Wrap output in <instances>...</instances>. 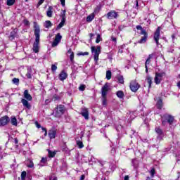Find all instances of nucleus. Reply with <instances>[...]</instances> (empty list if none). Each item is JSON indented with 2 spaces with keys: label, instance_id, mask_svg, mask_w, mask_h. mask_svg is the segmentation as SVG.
I'll return each instance as SVG.
<instances>
[{
  "label": "nucleus",
  "instance_id": "nucleus-5",
  "mask_svg": "<svg viewBox=\"0 0 180 180\" xmlns=\"http://www.w3.org/2000/svg\"><path fill=\"white\" fill-rule=\"evenodd\" d=\"M167 123L169 124H172L174 123V117L169 114H165L162 116V124L165 126Z\"/></svg>",
  "mask_w": 180,
  "mask_h": 180
},
{
  "label": "nucleus",
  "instance_id": "nucleus-61",
  "mask_svg": "<svg viewBox=\"0 0 180 180\" xmlns=\"http://www.w3.org/2000/svg\"><path fill=\"white\" fill-rule=\"evenodd\" d=\"M90 36V39H92V37H94V36H95V34H94L93 33L89 34Z\"/></svg>",
  "mask_w": 180,
  "mask_h": 180
},
{
  "label": "nucleus",
  "instance_id": "nucleus-26",
  "mask_svg": "<svg viewBox=\"0 0 180 180\" xmlns=\"http://www.w3.org/2000/svg\"><path fill=\"white\" fill-rule=\"evenodd\" d=\"M16 37V31L13 30L10 33L9 39L10 40H13Z\"/></svg>",
  "mask_w": 180,
  "mask_h": 180
},
{
  "label": "nucleus",
  "instance_id": "nucleus-22",
  "mask_svg": "<svg viewBox=\"0 0 180 180\" xmlns=\"http://www.w3.org/2000/svg\"><path fill=\"white\" fill-rule=\"evenodd\" d=\"M146 81L148 84L149 88H151V84H153V77L148 75L146 76Z\"/></svg>",
  "mask_w": 180,
  "mask_h": 180
},
{
  "label": "nucleus",
  "instance_id": "nucleus-63",
  "mask_svg": "<svg viewBox=\"0 0 180 180\" xmlns=\"http://www.w3.org/2000/svg\"><path fill=\"white\" fill-rule=\"evenodd\" d=\"M14 141H15V144H18V141L17 138H15V139H14Z\"/></svg>",
  "mask_w": 180,
  "mask_h": 180
},
{
  "label": "nucleus",
  "instance_id": "nucleus-34",
  "mask_svg": "<svg viewBox=\"0 0 180 180\" xmlns=\"http://www.w3.org/2000/svg\"><path fill=\"white\" fill-rule=\"evenodd\" d=\"M28 162L29 163H27V167H28V168H33V167H34V164L33 163L32 160H29Z\"/></svg>",
  "mask_w": 180,
  "mask_h": 180
},
{
  "label": "nucleus",
  "instance_id": "nucleus-33",
  "mask_svg": "<svg viewBox=\"0 0 180 180\" xmlns=\"http://www.w3.org/2000/svg\"><path fill=\"white\" fill-rule=\"evenodd\" d=\"M117 79H118L120 84H124V79L123 78V76L119 75L117 77Z\"/></svg>",
  "mask_w": 180,
  "mask_h": 180
},
{
  "label": "nucleus",
  "instance_id": "nucleus-60",
  "mask_svg": "<svg viewBox=\"0 0 180 180\" xmlns=\"http://www.w3.org/2000/svg\"><path fill=\"white\" fill-rule=\"evenodd\" d=\"M124 180H129V176H125L124 178Z\"/></svg>",
  "mask_w": 180,
  "mask_h": 180
},
{
  "label": "nucleus",
  "instance_id": "nucleus-58",
  "mask_svg": "<svg viewBox=\"0 0 180 180\" xmlns=\"http://www.w3.org/2000/svg\"><path fill=\"white\" fill-rule=\"evenodd\" d=\"M118 53H123V48H122V47L120 48L119 51H118Z\"/></svg>",
  "mask_w": 180,
  "mask_h": 180
},
{
  "label": "nucleus",
  "instance_id": "nucleus-6",
  "mask_svg": "<svg viewBox=\"0 0 180 180\" xmlns=\"http://www.w3.org/2000/svg\"><path fill=\"white\" fill-rule=\"evenodd\" d=\"M165 75L166 74L164 72H155V76L154 78L155 84H156V85H160V84H161V81H162V77H165Z\"/></svg>",
  "mask_w": 180,
  "mask_h": 180
},
{
  "label": "nucleus",
  "instance_id": "nucleus-17",
  "mask_svg": "<svg viewBox=\"0 0 180 180\" xmlns=\"http://www.w3.org/2000/svg\"><path fill=\"white\" fill-rule=\"evenodd\" d=\"M49 139H56V136L57 134V130H56V129H51L49 130Z\"/></svg>",
  "mask_w": 180,
  "mask_h": 180
},
{
  "label": "nucleus",
  "instance_id": "nucleus-31",
  "mask_svg": "<svg viewBox=\"0 0 180 180\" xmlns=\"http://www.w3.org/2000/svg\"><path fill=\"white\" fill-rule=\"evenodd\" d=\"M117 96L122 99L124 96V93H123L122 91H118L117 92Z\"/></svg>",
  "mask_w": 180,
  "mask_h": 180
},
{
  "label": "nucleus",
  "instance_id": "nucleus-41",
  "mask_svg": "<svg viewBox=\"0 0 180 180\" xmlns=\"http://www.w3.org/2000/svg\"><path fill=\"white\" fill-rule=\"evenodd\" d=\"M62 151H63V153H68V148H67V146H66V145H64V146L62 147Z\"/></svg>",
  "mask_w": 180,
  "mask_h": 180
},
{
  "label": "nucleus",
  "instance_id": "nucleus-46",
  "mask_svg": "<svg viewBox=\"0 0 180 180\" xmlns=\"http://www.w3.org/2000/svg\"><path fill=\"white\" fill-rule=\"evenodd\" d=\"M51 70H52L53 72H55V71L57 70V66L56 65H52Z\"/></svg>",
  "mask_w": 180,
  "mask_h": 180
},
{
  "label": "nucleus",
  "instance_id": "nucleus-43",
  "mask_svg": "<svg viewBox=\"0 0 180 180\" xmlns=\"http://www.w3.org/2000/svg\"><path fill=\"white\" fill-rule=\"evenodd\" d=\"M25 178H26V172H25V171H23V172L21 173V179H22V180H24Z\"/></svg>",
  "mask_w": 180,
  "mask_h": 180
},
{
  "label": "nucleus",
  "instance_id": "nucleus-12",
  "mask_svg": "<svg viewBox=\"0 0 180 180\" xmlns=\"http://www.w3.org/2000/svg\"><path fill=\"white\" fill-rule=\"evenodd\" d=\"M155 131H156V133L158 134L157 140H158L159 141H161V140H162V137H164V131L160 127H156L155 129Z\"/></svg>",
  "mask_w": 180,
  "mask_h": 180
},
{
  "label": "nucleus",
  "instance_id": "nucleus-29",
  "mask_svg": "<svg viewBox=\"0 0 180 180\" xmlns=\"http://www.w3.org/2000/svg\"><path fill=\"white\" fill-rule=\"evenodd\" d=\"M56 156V152H53L51 150L48 149V157L53 158Z\"/></svg>",
  "mask_w": 180,
  "mask_h": 180
},
{
  "label": "nucleus",
  "instance_id": "nucleus-45",
  "mask_svg": "<svg viewBox=\"0 0 180 180\" xmlns=\"http://www.w3.org/2000/svg\"><path fill=\"white\" fill-rule=\"evenodd\" d=\"M89 53L88 52H79L78 56H89Z\"/></svg>",
  "mask_w": 180,
  "mask_h": 180
},
{
  "label": "nucleus",
  "instance_id": "nucleus-44",
  "mask_svg": "<svg viewBox=\"0 0 180 180\" xmlns=\"http://www.w3.org/2000/svg\"><path fill=\"white\" fill-rule=\"evenodd\" d=\"M70 59L71 63L73 64V63H74V53H70Z\"/></svg>",
  "mask_w": 180,
  "mask_h": 180
},
{
  "label": "nucleus",
  "instance_id": "nucleus-56",
  "mask_svg": "<svg viewBox=\"0 0 180 180\" xmlns=\"http://www.w3.org/2000/svg\"><path fill=\"white\" fill-rule=\"evenodd\" d=\"M43 2H44V0H39V1L38 2V5H41Z\"/></svg>",
  "mask_w": 180,
  "mask_h": 180
},
{
  "label": "nucleus",
  "instance_id": "nucleus-39",
  "mask_svg": "<svg viewBox=\"0 0 180 180\" xmlns=\"http://www.w3.org/2000/svg\"><path fill=\"white\" fill-rule=\"evenodd\" d=\"M12 82H13V84H15V85L19 84V79L18 78H13Z\"/></svg>",
  "mask_w": 180,
  "mask_h": 180
},
{
  "label": "nucleus",
  "instance_id": "nucleus-13",
  "mask_svg": "<svg viewBox=\"0 0 180 180\" xmlns=\"http://www.w3.org/2000/svg\"><path fill=\"white\" fill-rule=\"evenodd\" d=\"M106 16L110 20L117 19L119 14H117V12H116L115 11H111L107 13Z\"/></svg>",
  "mask_w": 180,
  "mask_h": 180
},
{
  "label": "nucleus",
  "instance_id": "nucleus-7",
  "mask_svg": "<svg viewBox=\"0 0 180 180\" xmlns=\"http://www.w3.org/2000/svg\"><path fill=\"white\" fill-rule=\"evenodd\" d=\"M64 105H60L55 109V112H53V115L56 117H61L63 115H64Z\"/></svg>",
  "mask_w": 180,
  "mask_h": 180
},
{
  "label": "nucleus",
  "instance_id": "nucleus-8",
  "mask_svg": "<svg viewBox=\"0 0 180 180\" xmlns=\"http://www.w3.org/2000/svg\"><path fill=\"white\" fill-rule=\"evenodd\" d=\"M160 34H161V27H158L154 33V37H153L157 46H160V42H158V40H160Z\"/></svg>",
  "mask_w": 180,
  "mask_h": 180
},
{
  "label": "nucleus",
  "instance_id": "nucleus-14",
  "mask_svg": "<svg viewBox=\"0 0 180 180\" xmlns=\"http://www.w3.org/2000/svg\"><path fill=\"white\" fill-rule=\"evenodd\" d=\"M109 92V83H105L101 89V96H106Z\"/></svg>",
  "mask_w": 180,
  "mask_h": 180
},
{
  "label": "nucleus",
  "instance_id": "nucleus-9",
  "mask_svg": "<svg viewBox=\"0 0 180 180\" xmlns=\"http://www.w3.org/2000/svg\"><path fill=\"white\" fill-rule=\"evenodd\" d=\"M139 88H140V84L136 82V80H133L130 83V89L132 92H137L139 91Z\"/></svg>",
  "mask_w": 180,
  "mask_h": 180
},
{
  "label": "nucleus",
  "instance_id": "nucleus-57",
  "mask_svg": "<svg viewBox=\"0 0 180 180\" xmlns=\"http://www.w3.org/2000/svg\"><path fill=\"white\" fill-rule=\"evenodd\" d=\"M85 179V175L84 174H82L80 177V180H84Z\"/></svg>",
  "mask_w": 180,
  "mask_h": 180
},
{
  "label": "nucleus",
  "instance_id": "nucleus-1",
  "mask_svg": "<svg viewBox=\"0 0 180 180\" xmlns=\"http://www.w3.org/2000/svg\"><path fill=\"white\" fill-rule=\"evenodd\" d=\"M35 41L33 44L32 50L34 53H39L40 50V27L37 22H34Z\"/></svg>",
  "mask_w": 180,
  "mask_h": 180
},
{
  "label": "nucleus",
  "instance_id": "nucleus-36",
  "mask_svg": "<svg viewBox=\"0 0 180 180\" xmlns=\"http://www.w3.org/2000/svg\"><path fill=\"white\" fill-rule=\"evenodd\" d=\"M150 176L151 178H154V175H155V169L154 167H152L150 171Z\"/></svg>",
  "mask_w": 180,
  "mask_h": 180
},
{
  "label": "nucleus",
  "instance_id": "nucleus-52",
  "mask_svg": "<svg viewBox=\"0 0 180 180\" xmlns=\"http://www.w3.org/2000/svg\"><path fill=\"white\" fill-rule=\"evenodd\" d=\"M62 6H65V0H60Z\"/></svg>",
  "mask_w": 180,
  "mask_h": 180
},
{
  "label": "nucleus",
  "instance_id": "nucleus-3",
  "mask_svg": "<svg viewBox=\"0 0 180 180\" xmlns=\"http://www.w3.org/2000/svg\"><path fill=\"white\" fill-rule=\"evenodd\" d=\"M91 53L94 56L95 63H98V60H99V54H101V46H91Z\"/></svg>",
  "mask_w": 180,
  "mask_h": 180
},
{
  "label": "nucleus",
  "instance_id": "nucleus-49",
  "mask_svg": "<svg viewBox=\"0 0 180 180\" xmlns=\"http://www.w3.org/2000/svg\"><path fill=\"white\" fill-rule=\"evenodd\" d=\"M24 24H25L26 26H29V25H30L29 20H24Z\"/></svg>",
  "mask_w": 180,
  "mask_h": 180
},
{
  "label": "nucleus",
  "instance_id": "nucleus-54",
  "mask_svg": "<svg viewBox=\"0 0 180 180\" xmlns=\"http://www.w3.org/2000/svg\"><path fill=\"white\" fill-rule=\"evenodd\" d=\"M99 164H101V167H103V164H105V162L98 160Z\"/></svg>",
  "mask_w": 180,
  "mask_h": 180
},
{
  "label": "nucleus",
  "instance_id": "nucleus-28",
  "mask_svg": "<svg viewBox=\"0 0 180 180\" xmlns=\"http://www.w3.org/2000/svg\"><path fill=\"white\" fill-rule=\"evenodd\" d=\"M156 106L158 109H162V100L159 99L157 102Z\"/></svg>",
  "mask_w": 180,
  "mask_h": 180
},
{
  "label": "nucleus",
  "instance_id": "nucleus-35",
  "mask_svg": "<svg viewBox=\"0 0 180 180\" xmlns=\"http://www.w3.org/2000/svg\"><path fill=\"white\" fill-rule=\"evenodd\" d=\"M95 18V15H91L87 16L86 18V22H92L94 20V18Z\"/></svg>",
  "mask_w": 180,
  "mask_h": 180
},
{
  "label": "nucleus",
  "instance_id": "nucleus-47",
  "mask_svg": "<svg viewBox=\"0 0 180 180\" xmlns=\"http://www.w3.org/2000/svg\"><path fill=\"white\" fill-rule=\"evenodd\" d=\"M79 91H85V85L82 84L79 87Z\"/></svg>",
  "mask_w": 180,
  "mask_h": 180
},
{
  "label": "nucleus",
  "instance_id": "nucleus-40",
  "mask_svg": "<svg viewBox=\"0 0 180 180\" xmlns=\"http://www.w3.org/2000/svg\"><path fill=\"white\" fill-rule=\"evenodd\" d=\"M102 38L101 37V34H97V37L96 39V43H99L100 41H101Z\"/></svg>",
  "mask_w": 180,
  "mask_h": 180
},
{
  "label": "nucleus",
  "instance_id": "nucleus-64",
  "mask_svg": "<svg viewBox=\"0 0 180 180\" xmlns=\"http://www.w3.org/2000/svg\"><path fill=\"white\" fill-rule=\"evenodd\" d=\"M146 180H153L152 179L150 178V176H148Z\"/></svg>",
  "mask_w": 180,
  "mask_h": 180
},
{
  "label": "nucleus",
  "instance_id": "nucleus-25",
  "mask_svg": "<svg viewBox=\"0 0 180 180\" xmlns=\"http://www.w3.org/2000/svg\"><path fill=\"white\" fill-rule=\"evenodd\" d=\"M11 124L13 126H18V120L15 117H11Z\"/></svg>",
  "mask_w": 180,
  "mask_h": 180
},
{
  "label": "nucleus",
  "instance_id": "nucleus-20",
  "mask_svg": "<svg viewBox=\"0 0 180 180\" xmlns=\"http://www.w3.org/2000/svg\"><path fill=\"white\" fill-rule=\"evenodd\" d=\"M24 98L27 99V101H32L33 99L32 96L29 94V90H25L24 91Z\"/></svg>",
  "mask_w": 180,
  "mask_h": 180
},
{
  "label": "nucleus",
  "instance_id": "nucleus-38",
  "mask_svg": "<svg viewBox=\"0 0 180 180\" xmlns=\"http://www.w3.org/2000/svg\"><path fill=\"white\" fill-rule=\"evenodd\" d=\"M102 105L103 106H106V105H108L107 102H106V96H102Z\"/></svg>",
  "mask_w": 180,
  "mask_h": 180
},
{
  "label": "nucleus",
  "instance_id": "nucleus-18",
  "mask_svg": "<svg viewBox=\"0 0 180 180\" xmlns=\"http://www.w3.org/2000/svg\"><path fill=\"white\" fill-rule=\"evenodd\" d=\"M67 77H68V75H67L65 71L63 70L59 75V79L60 81H64L65 79H67Z\"/></svg>",
  "mask_w": 180,
  "mask_h": 180
},
{
  "label": "nucleus",
  "instance_id": "nucleus-16",
  "mask_svg": "<svg viewBox=\"0 0 180 180\" xmlns=\"http://www.w3.org/2000/svg\"><path fill=\"white\" fill-rule=\"evenodd\" d=\"M82 116L86 119V120H88L89 119V112L88 111L87 108H82L81 112Z\"/></svg>",
  "mask_w": 180,
  "mask_h": 180
},
{
  "label": "nucleus",
  "instance_id": "nucleus-37",
  "mask_svg": "<svg viewBox=\"0 0 180 180\" xmlns=\"http://www.w3.org/2000/svg\"><path fill=\"white\" fill-rule=\"evenodd\" d=\"M106 78L108 79H110V78H112V72L110 70H108L106 72Z\"/></svg>",
  "mask_w": 180,
  "mask_h": 180
},
{
  "label": "nucleus",
  "instance_id": "nucleus-4",
  "mask_svg": "<svg viewBox=\"0 0 180 180\" xmlns=\"http://www.w3.org/2000/svg\"><path fill=\"white\" fill-rule=\"evenodd\" d=\"M91 53L94 56L95 63H98V60H99V54H101V46H91Z\"/></svg>",
  "mask_w": 180,
  "mask_h": 180
},
{
  "label": "nucleus",
  "instance_id": "nucleus-50",
  "mask_svg": "<svg viewBox=\"0 0 180 180\" xmlns=\"http://www.w3.org/2000/svg\"><path fill=\"white\" fill-rule=\"evenodd\" d=\"M42 130L43 131H44V136H47V129L44 127H42Z\"/></svg>",
  "mask_w": 180,
  "mask_h": 180
},
{
  "label": "nucleus",
  "instance_id": "nucleus-42",
  "mask_svg": "<svg viewBox=\"0 0 180 180\" xmlns=\"http://www.w3.org/2000/svg\"><path fill=\"white\" fill-rule=\"evenodd\" d=\"M60 99H61V98H60L58 95H57V94L53 95V101H60Z\"/></svg>",
  "mask_w": 180,
  "mask_h": 180
},
{
  "label": "nucleus",
  "instance_id": "nucleus-15",
  "mask_svg": "<svg viewBox=\"0 0 180 180\" xmlns=\"http://www.w3.org/2000/svg\"><path fill=\"white\" fill-rule=\"evenodd\" d=\"M61 39H63V37L61 35H60V33H58L56 36L55 39H54L53 42L52 43V47H57V46H58V44L60 43V41H61Z\"/></svg>",
  "mask_w": 180,
  "mask_h": 180
},
{
  "label": "nucleus",
  "instance_id": "nucleus-24",
  "mask_svg": "<svg viewBox=\"0 0 180 180\" xmlns=\"http://www.w3.org/2000/svg\"><path fill=\"white\" fill-rule=\"evenodd\" d=\"M46 164H47V158H42L39 163L40 167H44V165H46Z\"/></svg>",
  "mask_w": 180,
  "mask_h": 180
},
{
  "label": "nucleus",
  "instance_id": "nucleus-10",
  "mask_svg": "<svg viewBox=\"0 0 180 180\" xmlns=\"http://www.w3.org/2000/svg\"><path fill=\"white\" fill-rule=\"evenodd\" d=\"M11 122V119L8 115H5L0 118V127H4V126H6L8 123Z\"/></svg>",
  "mask_w": 180,
  "mask_h": 180
},
{
  "label": "nucleus",
  "instance_id": "nucleus-32",
  "mask_svg": "<svg viewBox=\"0 0 180 180\" xmlns=\"http://www.w3.org/2000/svg\"><path fill=\"white\" fill-rule=\"evenodd\" d=\"M77 146H78L79 148H84V143L81 141H77Z\"/></svg>",
  "mask_w": 180,
  "mask_h": 180
},
{
  "label": "nucleus",
  "instance_id": "nucleus-11",
  "mask_svg": "<svg viewBox=\"0 0 180 180\" xmlns=\"http://www.w3.org/2000/svg\"><path fill=\"white\" fill-rule=\"evenodd\" d=\"M65 10H63L62 11V13H61V22L58 24V25L57 26V30L61 29V27H63V26H64L65 23Z\"/></svg>",
  "mask_w": 180,
  "mask_h": 180
},
{
  "label": "nucleus",
  "instance_id": "nucleus-62",
  "mask_svg": "<svg viewBox=\"0 0 180 180\" xmlns=\"http://www.w3.org/2000/svg\"><path fill=\"white\" fill-rule=\"evenodd\" d=\"M37 127L38 129H40V127H41V126L40 125V124H39V123L37 122Z\"/></svg>",
  "mask_w": 180,
  "mask_h": 180
},
{
  "label": "nucleus",
  "instance_id": "nucleus-55",
  "mask_svg": "<svg viewBox=\"0 0 180 180\" xmlns=\"http://www.w3.org/2000/svg\"><path fill=\"white\" fill-rule=\"evenodd\" d=\"M115 153H116V149L115 148H112L111 153L115 154Z\"/></svg>",
  "mask_w": 180,
  "mask_h": 180
},
{
  "label": "nucleus",
  "instance_id": "nucleus-30",
  "mask_svg": "<svg viewBox=\"0 0 180 180\" xmlns=\"http://www.w3.org/2000/svg\"><path fill=\"white\" fill-rule=\"evenodd\" d=\"M15 0H7L6 4L8 6H13L15 5Z\"/></svg>",
  "mask_w": 180,
  "mask_h": 180
},
{
  "label": "nucleus",
  "instance_id": "nucleus-27",
  "mask_svg": "<svg viewBox=\"0 0 180 180\" xmlns=\"http://www.w3.org/2000/svg\"><path fill=\"white\" fill-rule=\"evenodd\" d=\"M52 26H53V24L50 20H46L44 23V27H46V29H49V27H51Z\"/></svg>",
  "mask_w": 180,
  "mask_h": 180
},
{
  "label": "nucleus",
  "instance_id": "nucleus-53",
  "mask_svg": "<svg viewBox=\"0 0 180 180\" xmlns=\"http://www.w3.org/2000/svg\"><path fill=\"white\" fill-rule=\"evenodd\" d=\"M111 39H112V41H115V42L116 43V41H117L116 37H112Z\"/></svg>",
  "mask_w": 180,
  "mask_h": 180
},
{
  "label": "nucleus",
  "instance_id": "nucleus-48",
  "mask_svg": "<svg viewBox=\"0 0 180 180\" xmlns=\"http://www.w3.org/2000/svg\"><path fill=\"white\" fill-rule=\"evenodd\" d=\"M150 63H151V60L149 59H147L145 63V67H147V65H148L150 64Z\"/></svg>",
  "mask_w": 180,
  "mask_h": 180
},
{
  "label": "nucleus",
  "instance_id": "nucleus-2",
  "mask_svg": "<svg viewBox=\"0 0 180 180\" xmlns=\"http://www.w3.org/2000/svg\"><path fill=\"white\" fill-rule=\"evenodd\" d=\"M136 29L137 30H141V34L143 35V37H142L141 39L138 41V43H139L140 44L146 43L148 37V34H147V32H146V30L143 29V27H141V25H137Z\"/></svg>",
  "mask_w": 180,
  "mask_h": 180
},
{
  "label": "nucleus",
  "instance_id": "nucleus-23",
  "mask_svg": "<svg viewBox=\"0 0 180 180\" xmlns=\"http://www.w3.org/2000/svg\"><path fill=\"white\" fill-rule=\"evenodd\" d=\"M33 73V70H32V68H27V72L26 74V77L28 79L32 78V74Z\"/></svg>",
  "mask_w": 180,
  "mask_h": 180
},
{
  "label": "nucleus",
  "instance_id": "nucleus-51",
  "mask_svg": "<svg viewBox=\"0 0 180 180\" xmlns=\"http://www.w3.org/2000/svg\"><path fill=\"white\" fill-rule=\"evenodd\" d=\"M153 57H154V53L150 54L147 59L150 60V58H153Z\"/></svg>",
  "mask_w": 180,
  "mask_h": 180
},
{
  "label": "nucleus",
  "instance_id": "nucleus-19",
  "mask_svg": "<svg viewBox=\"0 0 180 180\" xmlns=\"http://www.w3.org/2000/svg\"><path fill=\"white\" fill-rule=\"evenodd\" d=\"M21 102L23 105V106L25 108H27V109H30V108H32V105H30V103H29V101H27V100L22 98L21 100Z\"/></svg>",
  "mask_w": 180,
  "mask_h": 180
},
{
  "label": "nucleus",
  "instance_id": "nucleus-21",
  "mask_svg": "<svg viewBox=\"0 0 180 180\" xmlns=\"http://www.w3.org/2000/svg\"><path fill=\"white\" fill-rule=\"evenodd\" d=\"M46 16H48V18H51V16H53V6H49L48 8Z\"/></svg>",
  "mask_w": 180,
  "mask_h": 180
},
{
  "label": "nucleus",
  "instance_id": "nucleus-59",
  "mask_svg": "<svg viewBox=\"0 0 180 180\" xmlns=\"http://www.w3.org/2000/svg\"><path fill=\"white\" fill-rule=\"evenodd\" d=\"M68 53V54H72V53H74V52H72V49H69Z\"/></svg>",
  "mask_w": 180,
  "mask_h": 180
}]
</instances>
